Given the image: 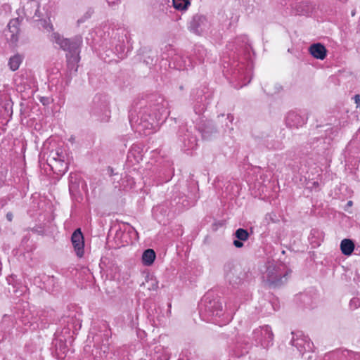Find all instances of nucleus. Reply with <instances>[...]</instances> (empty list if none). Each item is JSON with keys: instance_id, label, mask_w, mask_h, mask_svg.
<instances>
[{"instance_id": "f257e3e1", "label": "nucleus", "mask_w": 360, "mask_h": 360, "mask_svg": "<svg viewBox=\"0 0 360 360\" xmlns=\"http://www.w3.org/2000/svg\"><path fill=\"white\" fill-rule=\"evenodd\" d=\"M148 106L141 107L139 111L129 110V120L135 131L145 135L153 133L165 122L169 115L168 103L160 96H154Z\"/></svg>"}, {"instance_id": "f03ea898", "label": "nucleus", "mask_w": 360, "mask_h": 360, "mask_svg": "<svg viewBox=\"0 0 360 360\" xmlns=\"http://www.w3.org/2000/svg\"><path fill=\"white\" fill-rule=\"evenodd\" d=\"M223 300L207 293L202 297L199 305V314L203 321L221 326L229 323L233 314L239 308L237 301L229 300L223 308Z\"/></svg>"}, {"instance_id": "7ed1b4c3", "label": "nucleus", "mask_w": 360, "mask_h": 360, "mask_svg": "<svg viewBox=\"0 0 360 360\" xmlns=\"http://www.w3.org/2000/svg\"><path fill=\"white\" fill-rule=\"evenodd\" d=\"M73 333L72 326L63 327L60 330H56L52 342L51 354L57 360H64L69 352L68 345L73 342Z\"/></svg>"}, {"instance_id": "20e7f679", "label": "nucleus", "mask_w": 360, "mask_h": 360, "mask_svg": "<svg viewBox=\"0 0 360 360\" xmlns=\"http://www.w3.org/2000/svg\"><path fill=\"white\" fill-rule=\"evenodd\" d=\"M291 335L290 345L295 348L296 352L298 354L297 356L295 355V357L307 360L313 359L314 344L310 339L305 336L302 331L292 332Z\"/></svg>"}, {"instance_id": "39448f33", "label": "nucleus", "mask_w": 360, "mask_h": 360, "mask_svg": "<svg viewBox=\"0 0 360 360\" xmlns=\"http://www.w3.org/2000/svg\"><path fill=\"white\" fill-rule=\"evenodd\" d=\"M39 3L35 1H31L27 3V8L25 11H22L21 13H23L24 15L27 18H32V13H28L29 8H35L34 16L40 17L39 15ZM18 17L10 20L8 24V32L10 34L9 40L12 43H16L18 41V34H19V25L20 22L22 20L23 17L20 16V10H18Z\"/></svg>"}, {"instance_id": "423d86ee", "label": "nucleus", "mask_w": 360, "mask_h": 360, "mask_svg": "<svg viewBox=\"0 0 360 360\" xmlns=\"http://www.w3.org/2000/svg\"><path fill=\"white\" fill-rule=\"evenodd\" d=\"M90 113L102 122H108L111 113L108 96L103 94H96L91 104Z\"/></svg>"}, {"instance_id": "0eeeda50", "label": "nucleus", "mask_w": 360, "mask_h": 360, "mask_svg": "<svg viewBox=\"0 0 360 360\" xmlns=\"http://www.w3.org/2000/svg\"><path fill=\"white\" fill-rule=\"evenodd\" d=\"M288 271L281 264H269L264 278L270 286L278 287L286 283L288 280Z\"/></svg>"}, {"instance_id": "6e6552de", "label": "nucleus", "mask_w": 360, "mask_h": 360, "mask_svg": "<svg viewBox=\"0 0 360 360\" xmlns=\"http://www.w3.org/2000/svg\"><path fill=\"white\" fill-rule=\"evenodd\" d=\"M51 41L58 44L61 49L67 51L68 56L79 55L80 46L82 44L81 37H75L72 39L64 38L58 32L51 34Z\"/></svg>"}, {"instance_id": "1a4fd4ad", "label": "nucleus", "mask_w": 360, "mask_h": 360, "mask_svg": "<svg viewBox=\"0 0 360 360\" xmlns=\"http://www.w3.org/2000/svg\"><path fill=\"white\" fill-rule=\"evenodd\" d=\"M252 335L257 346L260 345L262 348H268L274 344V333L269 325L255 329Z\"/></svg>"}, {"instance_id": "9d476101", "label": "nucleus", "mask_w": 360, "mask_h": 360, "mask_svg": "<svg viewBox=\"0 0 360 360\" xmlns=\"http://www.w3.org/2000/svg\"><path fill=\"white\" fill-rule=\"evenodd\" d=\"M195 128L187 126H182L179 130V141L181 148L184 152L194 150L198 146V139L194 134Z\"/></svg>"}, {"instance_id": "9b49d317", "label": "nucleus", "mask_w": 360, "mask_h": 360, "mask_svg": "<svg viewBox=\"0 0 360 360\" xmlns=\"http://www.w3.org/2000/svg\"><path fill=\"white\" fill-rule=\"evenodd\" d=\"M245 66L242 61H233L231 63L225 61L224 64V68L226 69V72L231 76V79L242 82L240 87L250 82V79L248 82L245 81L247 74V70L245 69Z\"/></svg>"}, {"instance_id": "f8f14e48", "label": "nucleus", "mask_w": 360, "mask_h": 360, "mask_svg": "<svg viewBox=\"0 0 360 360\" xmlns=\"http://www.w3.org/2000/svg\"><path fill=\"white\" fill-rule=\"evenodd\" d=\"M224 271L226 280L233 286L243 283L245 274L240 266L228 262L224 264Z\"/></svg>"}, {"instance_id": "ddd939ff", "label": "nucleus", "mask_w": 360, "mask_h": 360, "mask_svg": "<svg viewBox=\"0 0 360 360\" xmlns=\"http://www.w3.org/2000/svg\"><path fill=\"white\" fill-rule=\"evenodd\" d=\"M209 20L206 15L198 13L193 15L188 22V30L196 34H202L209 27Z\"/></svg>"}, {"instance_id": "4468645a", "label": "nucleus", "mask_w": 360, "mask_h": 360, "mask_svg": "<svg viewBox=\"0 0 360 360\" xmlns=\"http://www.w3.org/2000/svg\"><path fill=\"white\" fill-rule=\"evenodd\" d=\"M233 43L236 45V51L238 55L243 54L245 59H248L250 57V53L252 51V49L246 35L238 37Z\"/></svg>"}, {"instance_id": "2eb2a0df", "label": "nucleus", "mask_w": 360, "mask_h": 360, "mask_svg": "<svg viewBox=\"0 0 360 360\" xmlns=\"http://www.w3.org/2000/svg\"><path fill=\"white\" fill-rule=\"evenodd\" d=\"M285 121L288 127L298 129L307 123V117L295 111H290L285 116Z\"/></svg>"}, {"instance_id": "dca6fc26", "label": "nucleus", "mask_w": 360, "mask_h": 360, "mask_svg": "<svg viewBox=\"0 0 360 360\" xmlns=\"http://www.w3.org/2000/svg\"><path fill=\"white\" fill-rule=\"evenodd\" d=\"M71 242L76 255L82 257L84 253V239L80 229H77L72 234Z\"/></svg>"}, {"instance_id": "f3484780", "label": "nucleus", "mask_w": 360, "mask_h": 360, "mask_svg": "<svg viewBox=\"0 0 360 360\" xmlns=\"http://www.w3.org/2000/svg\"><path fill=\"white\" fill-rule=\"evenodd\" d=\"M314 9V6L309 1H301L292 5V13L300 15H309Z\"/></svg>"}, {"instance_id": "a211bd4d", "label": "nucleus", "mask_w": 360, "mask_h": 360, "mask_svg": "<svg viewBox=\"0 0 360 360\" xmlns=\"http://www.w3.org/2000/svg\"><path fill=\"white\" fill-rule=\"evenodd\" d=\"M328 359H359L360 354L354 352L349 350H336L329 352L326 355Z\"/></svg>"}, {"instance_id": "6ab92c4d", "label": "nucleus", "mask_w": 360, "mask_h": 360, "mask_svg": "<svg viewBox=\"0 0 360 360\" xmlns=\"http://www.w3.org/2000/svg\"><path fill=\"white\" fill-rule=\"evenodd\" d=\"M171 60L169 65L171 66L172 63L174 68L178 70H184L188 66L191 65V60L187 56H185L181 53H176L172 57Z\"/></svg>"}, {"instance_id": "aec40b11", "label": "nucleus", "mask_w": 360, "mask_h": 360, "mask_svg": "<svg viewBox=\"0 0 360 360\" xmlns=\"http://www.w3.org/2000/svg\"><path fill=\"white\" fill-rule=\"evenodd\" d=\"M262 302L261 311L264 315L271 314L279 308L277 299L272 295L269 296L268 300H264Z\"/></svg>"}, {"instance_id": "412c9836", "label": "nucleus", "mask_w": 360, "mask_h": 360, "mask_svg": "<svg viewBox=\"0 0 360 360\" xmlns=\"http://www.w3.org/2000/svg\"><path fill=\"white\" fill-rule=\"evenodd\" d=\"M80 60L79 55H67V68L68 73L70 77L75 75L78 70V63Z\"/></svg>"}, {"instance_id": "4be33fe9", "label": "nucleus", "mask_w": 360, "mask_h": 360, "mask_svg": "<svg viewBox=\"0 0 360 360\" xmlns=\"http://www.w3.org/2000/svg\"><path fill=\"white\" fill-rule=\"evenodd\" d=\"M209 101H207V96L205 94L198 95L193 105V110L195 114H202L207 108Z\"/></svg>"}, {"instance_id": "5701e85b", "label": "nucleus", "mask_w": 360, "mask_h": 360, "mask_svg": "<svg viewBox=\"0 0 360 360\" xmlns=\"http://www.w3.org/2000/svg\"><path fill=\"white\" fill-rule=\"evenodd\" d=\"M309 51L311 56L317 59L323 60L326 56V49L320 43L311 45Z\"/></svg>"}, {"instance_id": "b1692460", "label": "nucleus", "mask_w": 360, "mask_h": 360, "mask_svg": "<svg viewBox=\"0 0 360 360\" xmlns=\"http://www.w3.org/2000/svg\"><path fill=\"white\" fill-rule=\"evenodd\" d=\"M199 131L205 139H210L211 136L217 131L216 127L211 120L207 121L199 127Z\"/></svg>"}, {"instance_id": "393cba45", "label": "nucleus", "mask_w": 360, "mask_h": 360, "mask_svg": "<svg viewBox=\"0 0 360 360\" xmlns=\"http://www.w3.org/2000/svg\"><path fill=\"white\" fill-rule=\"evenodd\" d=\"M193 57L199 61L200 63L208 61L210 60L207 50L200 44H196L193 49Z\"/></svg>"}, {"instance_id": "a878e982", "label": "nucleus", "mask_w": 360, "mask_h": 360, "mask_svg": "<svg viewBox=\"0 0 360 360\" xmlns=\"http://www.w3.org/2000/svg\"><path fill=\"white\" fill-rule=\"evenodd\" d=\"M234 236L236 239L233 240V244L236 248H242L243 246V241H246L249 238V233L248 231L243 228L238 229L235 231Z\"/></svg>"}, {"instance_id": "bb28decb", "label": "nucleus", "mask_w": 360, "mask_h": 360, "mask_svg": "<svg viewBox=\"0 0 360 360\" xmlns=\"http://www.w3.org/2000/svg\"><path fill=\"white\" fill-rule=\"evenodd\" d=\"M150 356L151 360H169L171 358V355L160 345L154 347Z\"/></svg>"}, {"instance_id": "cd10ccee", "label": "nucleus", "mask_w": 360, "mask_h": 360, "mask_svg": "<svg viewBox=\"0 0 360 360\" xmlns=\"http://www.w3.org/2000/svg\"><path fill=\"white\" fill-rule=\"evenodd\" d=\"M198 198V197L195 195L193 196L183 195L178 197V200H176V198H175L174 200L176 205H179L182 207L187 209L195 205Z\"/></svg>"}, {"instance_id": "c85d7f7f", "label": "nucleus", "mask_w": 360, "mask_h": 360, "mask_svg": "<svg viewBox=\"0 0 360 360\" xmlns=\"http://www.w3.org/2000/svg\"><path fill=\"white\" fill-rule=\"evenodd\" d=\"M51 170L57 174H64L68 169V162L64 160L47 163Z\"/></svg>"}, {"instance_id": "c756f323", "label": "nucleus", "mask_w": 360, "mask_h": 360, "mask_svg": "<svg viewBox=\"0 0 360 360\" xmlns=\"http://www.w3.org/2000/svg\"><path fill=\"white\" fill-rule=\"evenodd\" d=\"M340 250L343 255L349 256L354 250V243L351 239H343L340 243Z\"/></svg>"}, {"instance_id": "7c9ffc66", "label": "nucleus", "mask_w": 360, "mask_h": 360, "mask_svg": "<svg viewBox=\"0 0 360 360\" xmlns=\"http://www.w3.org/2000/svg\"><path fill=\"white\" fill-rule=\"evenodd\" d=\"M66 154L64 153L61 148H58L56 150H53L50 153L46 161L47 163L66 160Z\"/></svg>"}, {"instance_id": "2f4dec72", "label": "nucleus", "mask_w": 360, "mask_h": 360, "mask_svg": "<svg viewBox=\"0 0 360 360\" xmlns=\"http://www.w3.org/2000/svg\"><path fill=\"white\" fill-rule=\"evenodd\" d=\"M155 257V252L153 249H147L142 255V263L145 266H150L154 262Z\"/></svg>"}, {"instance_id": "473e14b6", "label": "nucleus", "mask_w": 360, "mask_h": 360, "mask_svg": "<svg viewBox=\"0 0 360 360\" xmlns=\"http://www.w3.org/2000/svg\"><path fill=\"white\" fill-rule=\"evenodd\" d=\"M22 59H23V57L17 53V54H15L14 56H11L8 60V66H9V68L12 70V71H15L17 70L20 64L22 63Z\"/></svg>"}, {"instance_id": "72a5a7b5", "label": "nucleus", "mask_w": 360, "mask_h": 360, "mask_svg": "<svg viewBox=\"0 0 360 360\" xmlns=\"http://www.w3.org/2000/svg\"><path fill=\"white\" fill-rule=\"evenodd\" d=\"M79 190V182L76 174H70L69 177V191L70 195H75Z\"/></svg>"}, {"instance_id": "f704fd0d", "label": "nucleus", "mask_w": 360, "mask_h": 360, "mask_svg": "<svg viewBox=\"0 0 360 360\" xmlns=\"http://www.w3.org/2000/svg\"><path fill=\"white\" fill-rule=\"evenodd\" d=\"M175 9L181 11H186L191 5V0H172Z\"/></svg>"}, {"instance_id": "c9c22d12", "label": "nucleus", "mask_w": 360, "mask_h": 360, "mask_svg": "<svg viewBox=\"0 0 360 360\" xmlns=\"http://www.w3.org/2000/svg\"><path fill=\"white\" fill-rule=\"evenodd\" d=\"M108 346L103 345L101 347V350L102 351L101 352H99L98 351V348H96L95 349V351L93 350V356H94V360H96V359H105V358H108V356L107 355H105V353H106V349H108ZM113 357L112 356H109V359H112Z\"/></svg>"}, {"instance_id": "e433bc0d", "label": "nucleus", "mask_w": 360, "mask_h": 360, "mask_svg": "<svg viewBox=\"0 0 360 360\" xmlns=\"http://www.w3.org/2000/svg\"><path fill=\"white\" fill-rule=\"evenodd\" d=\"M161 313V309L160 307H155L154 309H151L150 311H148V314L150 316H153V319H157L158 321H162L163 316L160 315Z\"/></svg>"}, {"instance_id": "4c0bfd02", "label": "nucleus", "mask_w": 360, "mask_h": 360, "mask_svg": "<svg viewBox=\"0 0 360 360\" xmlns=\"http://www.w3.org/2000/svg\"><path fill=\"white\" fill-rule=\"evenodd\" d=\"M349 307L351 309H356L360 307V298L353 297L349 302Z\"/></svg>"}, {"instance_id": "58836bf2", "label": "nucleus", "mask_w": 360, "mask_h": 360, "mask_svg": "<svg viewBox=\"0 0 360 360\" xmlns=\"http://www.w3.org/2000/svg\"><path fill=\"white\" fill-rule=\"evenodd\" d=\"M94 13V11L92 9H89L85 13L84 15L81 18H79L78 20H77V22L79 24L80 23H83L85 22L86 20L89 19L91 18V16L92 15V14Z\"/></svg>"}, {"instance_id": "ea45409f", "label": "nucleus", "mask_w": 360, "mask_h": 360, "mask_svg": "<svg viewBox=\"0 0 360 360\" xmlns=\"http://www.w3.org/2000/svg\"><path fill=\"white\" fill-rule=\"evenodd\" d=\"M40 23H41V27L44 29L46 30L48 32L53 31V25L51 23H50L48 20H40Z\"/></svg>"}, {"instance_id": "a19ab883", "label": "nucleus", "mask_w": 360, "mask_h": 360, "mask_svg": "<svg viewBox=\"0 0 360 360\" xmlns=\"http://www.w3.org/2000/svg\"><path fill=\"white\" fill-rule=\"evenodd\" d=\"M265 220L267 224H269L270 222L274 223L276 221V214L274 212L267 213L265 215Z\"/></svg>"}, {"instance_id": "79ce46f5", "label": "nucleus", "mask_w": 360, "mask_h": 360, "mask_svg": "<svg viewBox=\"0 0 360 360\" xmlns=\"http://www.w3.org/2000/svg\"><path fill=\"white\" fill-rule=\"evenodd\" d=\"M27 291V288L23 285H20L19 288L13 290V292L16 297L22 296Z\"/></svg>"}, {"instance_id": "37998d69", "label": "nucleus", "mask_w": 360, "mask_h": 360, "mask_svg": "<svg viewBox=\"0 0 360 360\" xmlns=\"http://www.w3.org/2000/svg\"><path fill=\"white\" fill-rule=\"evenodd\" d=\"M245 353H246V354L248 353V351L247 350V349H245L244 352H238V351H234L233 356L235 358H241V357L244 356Z\"/></svg>"}, {"instance_id": "c03bdc74", "label": "nucleus", "mask_w": 360, "mask_h": 360, "mask_svg": "<svg viewBox=\"0 0 360 360\" xmlns=\"http://www.w3.org/2000/svg\"><path fill=\"white\" fill-rule=\"evenodd\" d=\"M6 219L8 221H12L13 217V213L11 212H7L6 215Z\"/></svg>"}, {"instance_id": "a18cd8bd", "label": "nucleus", "mask_w": 360, "mask_h": 360, "mask_svg": "<svg viewBox=\"0 0 360 360\" xmlns=\"http://www.w3.org/2000/svg\"><path fill=\"white\" fill-rule=\"evenodd\" d=\"M330 131H331V134H334L335 136V135L338 134V127H336V128H335V129H333V128H330Z\"/></svg>"}, {"instance_id": "49530a36", "label": "nucleus", "mask_w": 360, "mask_h": 360, "mask_svg": "<svg viewBox=\"0 0 360 360\" xmlns=\"http://www.w3.org/2000/svg\"><path fill=\"white\" fill-rule=\"evenodd\" d=\"M356 103L358 105L360 103V95L357 94L354 96Z\"/></svg>"}, {"instance_id": "de8ad7c7", "label": "nucleus", "mask_w": 360, "mask_h": 360, "mask_svg": "<svg viewBox=\"0 0 360 360\" xmlns=\"http://www.w3.org/2000/svg\"><path fill=\"white\" fill-rule=\"evenodd\" d=\"M267 147L269 148H271V149H277V148H278V146H276L274 144H271V146L268 145Z\"/></svg>"}, {"instance_id": "09e8293b", "label": "nucleus", "mask_w": 360, "mask_h": 360, "mask_svg": "<svg viewBox=\"0 0 360 360\" xmlns=\"http://www.w3.org/2000/svg\"><path fill=\"white\" fill-rule=\"evenodd\" d=\"M319 234V231L316 229H312L311 231V235L315 236L316 234Z\"/></svg>"}, {"instance_id": "8fccbe9b", "label": "nucleus", "mask_w": 360, "mask_h": 360, "mask_svg": "<svg viewBox=\"0 0 360 360\" xmlns=\"http://www.w3.org/2000/svg\"><path fill=\"white\" fill-rule=\"evenodd\" d=\"M168 307H169V309L167 310V315H169L171 314V310H170L171 303L168 304Z\"/></svg>"}, {"instance_id": "3c124183", "label": "nucleus", "mask_w": 360, "mask_h": 360, "mask_svg": "<svg viewBox=\"0 0 360 360\" xmlns=\"http://www.w3.org/2000/svg\"><path fill=\"white\" fill-rule=\"evenodd\" d=\"M335 1H338L341 4H346L348 1V0H335Z\"/></svg>"}, {"instance_id": "603ef678", "label": "nucleus", "mask_w": 360, "mask_h": 360, "mask_svg": "<svg viewBox=\"0 0 360 360\" xmlns=\"http://www.w3.org/2000/svg\"><path fill=\"white\" fill-rule=\"evenodd\" d=\"M158 288V283H157L153 285L152 288L153 290H156Z\"/></svg>"}, {"instance_id": "864d4df0", "label": "nucleus", "mask_w": 360, "mask_h": 360, "mask_svg": "<svg viewBox=\"0 0 360 360\" xmlns=\"http://www.w3.org/2000/svg\"><path fill=\"white\" fill-rule=\"evenodd\" d=\"M352 16H354L356 15V10L354 9L351 13Z\"/></svg>"}, {"instance_id": "5fc2aeb1", "label": "nucleus", "mask_w": 360, "mask_h": 360, "mask_svg": "<svg viewBox=\"0 0 360 360\" xmlns=\"http://www.w3.org/2000/svg\"><path fill=\"white\" fill-rule=\"evenodd\" d=\"M75 137L71 136V137L70 138L69 141H71V142H74V141H75Z\"/></svg>"}, {"instance_id": "6e6d98bb", "label": "nucleus", "mask_w": 360, "mask_h": 360, "mask_svg": "<svg viewBox=\"0 0 360 360\" xmlns=\"http://www.w3.org/2000/svg\"><path fill=\"white\" fill-rule=\"evenodd\" d=\"M90 349H91L90 346H86V347H84V350L85 351L90 350Z\"/></svg>"}, {"instance_id": "4d7b16f0", "label": "nucleus", "mask_w": 360, "mask_h": 360, "mask_svg": "<svg viewBox=\"0 0 360 360\" xmlns=\"http://www.w3.org/2000/svg\"><path fill=\"white\" fill-rule=\"evenodd\" d=\"M328 130H329V128H328L327 129H326V131L327 132V134H328L329 136H330V134H328Z\"/></svg>"}, {"instance_id": "13d9d810", "label": "nucleus", "mask_w": 360, "mask_h": 360, "mask_svg": "<svg viewBox=\"0 0 360 360\" xmlns=\"http://www.w3.org/2000/svg\"><path fill=\"white\" fill-rule=\"evenodd\" d=\"M44 100H45V98H43V99L41 100V102L43 103V104H44L45 103L44 102Z\"/></svg>"}, {"instance_id": "bf43d9fd", "label": "nucleus", "mask_w": 360, "mask_h": 360, "mask_svg": "<svg viewBox=\"0 0 360 360\" xmlns=\"http://www.w3.org/2000/svg\"><path fill=\"white\" fill-rule=\"evenodd\" d=\"M109 169L110 170V174H112V168H109Z\"/></svg>"}, {"instance_id": "052dcab7", "label": "nucleus", "mask_w": 360, "mask_h": 360, "mask_svg": "<svg viewBox=\"0 0 360 360\" xmlns=\"http://www.w3.org/2000/svg\"><path fill=\"white\" fill-rule=\"evenodd\" d=\"M3 181L0 179V186H1Z\"/></svg>"}, {"instance_id": "680f3d73", "label": "nucleus", "mask_w": 360, "mask_h": 360, "mask_svg": "<svg viewBox=\"0 0 360 360\" xmlns=\"http://www.w3.org/2000/svg\"><path fill=\"white\" fill-rule=\"evenodd\" d=\"M348 204H349V205H351V204H352V201H349V202H348Z\"/></svg>"}, {"instance_id": "e2e57ef3", "label": "nucleus", "mask_w": 360, "mask_h": 360, "mask_svg": "<svg viewBox=\"0 0 360 360\" xmlns=\"http://www.w3.org/2000/svg\"><path fill=\"white\" fill-rule=\"evenodd\" d=\"M230 117H231L230 115H228V118L229 119Z\"/></svg>"}, {"instance_id": "0e129e2a", "label": "nucleus", "mask_w": 360, "mask_h": 360, "mask_svg": "<svg viewBox=\"0 0 360 360\" xmlns=\"http://www.w3.org/2000/svg\"><path fill=\"white\" fill-rule=\"evenodd\" d=\"M113 356H116L115 354H113ZM117 357H119L118 355H117Z\"/></svg>"}]
</instances>
